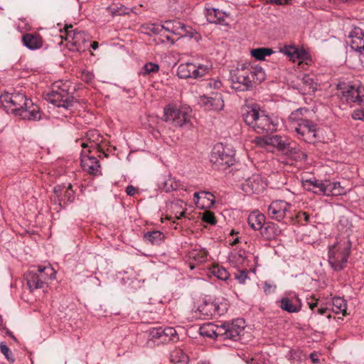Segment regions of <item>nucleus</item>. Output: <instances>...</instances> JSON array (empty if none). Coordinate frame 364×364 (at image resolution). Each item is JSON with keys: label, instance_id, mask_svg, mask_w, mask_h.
I'll list each match as a JSON object with an SVG mask.
<instances>
[{"label": "nucleus", "instance_id": "52", "mask_svg": "<svg viewBox=\"0 0 364 364\" xmlns=\"http://www.w3.org/2000/svg\"><path fill=\"white\" fill-rule=\"evenodd\" d=\"M148 28L152 31L154 33H160L163 30L167 29L162 25H156V24H151Z\"/></svg>", "mask_w": 364, "mask_h": 364}, {"label": "nucleus", "instance_id": "12", "mask_svg": "<svg viewBox=\"0 0 364 364\" xmlns=\"http://www.w3.org/2000/svg\"><path fill=\"white\" fill-rule=\"evenodd\" d=\"M291 205L282 200L272 201L268 207L267 213L269 218L277 221L282 220Z\"/></svg>", "mask_w": 364, "mask_h": 364}, {"label": "nucleus", "instance_id": "21", "mask_svg": "<svg viewBox=\"0 0 364 364\" xmlns=\"http://www.w3.org/2000/svg\"><path fill=\"white\" fill-rule=\"evenodd\" d=\"M81 166L85 171L94 176L101 173L100 162L95 156H82Z\"/></svg>", "mask_w": 364, "mask_h": 364}, {"label": "nucleus", "instance_id": "25", "mask_svg": "<svg viewBox=\"0 0 364 364\" xmlns=\"http://www.w3.org/2000/svg\"><path fill=\"white\" fill-rule=\"evenodd\" d=\"M22 43L29 50H36L42 47L43 39L38 33H26L22 36Z\"/></svg>", "mask_w": 364, "mask_h": 364}, {"label": "nucleus", "instance_id": "20", "mask_svg": "<svg viewBox=\"0 0 364 364\" xmlns=\"http://www.w3.org/2000/svg\"><path fill=\"white\" fill-rule=\"evenodd\" d=\"M264 188L261 177L258 175H253L248 178L242 183V190L247 194L258 193Z\"/></svg>", "mask_w": 364, "mask_h": 364}, {"label": "nucleus", "instance_id": "29", "mask_svg": "<svg viewBox=\"0 0 364 364\" xmlns=\"http://www.w3.org/2000/svg\"><path fill=\"white\" fill-rule=\"evenodd\" d=\"M261 234L267 240H273L281 234V230L272 222L264 223L261 229Z\"/></svg>", "mask_w": 364, "mask_h": 364}, {"label": "nucleus", "instance_id": "3", "mask_svg": "<svg viewBox=\"0 0 364 364\" xmlns=\"http://www.w3.org/2000/svg\"><path fill=\"white\" fill-rule=\"evenodd\" d=\"M70 83L68 82H54L51 90L46 94V100L58 108L70 109L76 101L70 92Z\"/></svg>", "mask_w": 364, "mask_h": 364}, {"label": "nucleus", "instance_id": "42", "mask_svg": "<svg viewBox=\"0 0 364 364\" xmlns=\"http://www.w3.org/2000/svg\"><path fill=\"white\" fill-rule=\"evenodd\" d=\"M107 10L112 15H123L129 14V9L124 6H118L116 4H112L107 8Z\"/></svg>", "mask_w": 364, "mask_h": 364}, {"label": "nucleus", "instance_id": "11", "mask_svg": "<svg viewBox=\"0 0 364 364\" xmlns=\"http://www.w3.org/2000/svg\"><path fill=\"white\" fill-rule=\"evenodd\" d=\"M341 98L348 103L353 102L364 105V87L348 85L341 91Z\"/></svg>", "mask_w": 364, "mask_h": 364}, {"label": "nucleus", "instance_id": "57", "mask_svg": "<svg viewBox=\"0 0 364 364\" xmlns=\"http://www.w3.org/2000/svg\"><path fill=\"white\" fill-rule=\"evenodd\" d=\"M176 186H177L176 184L175 185V186H173V181L170 179V180L167 181L166 182H165L164 188L166 192H169L171 191L176 190Z\"/></svg>", "mask_w": 364, "mask_h": 364}, {"label": "nucleus", "instance_id": "48", "mask_svg": "<svg viewBox=\"0 0 364 364\" xmlns=\"http://www.w3.org/2000/svg\"><path fill=\"white\" fill-rule=\"evenodd\" d=\"M182 358V351L181 349H176L171 352L170 360L173 364H181Z\"/></svg>", "mask_w": 364, "mask_h": 364}, {"label": "nucleus", "instance_id": "7", "mask_svg": "<svg viewBox=\"0 0 364 364\" xmlns=\"http://www.w3.org/2000/svg\"><path fill=\"white\" fill-rule=\"evenodd\" d=\"M26 96L21 92L5 93L1 96L3 107L8 113L16 116L23 106H26Z\"/></svg>", "mask_w": 364, "mask_h": 364}, {"label": "nucleus", "instance_id": "41", "mask_svg": "<svg viewBox=\"0 0 364 364\" xmlns=\"http://www.w3.org/2000/svg\"><path fill=\"white\" fill-rule=\"evenodd\" d=\"M308 112L307 109L305 108H299L294 111H293L289 117V121L291 122H296L299 124L301 120H304V113Z\"/></svg>", "mask_w": 364, "mask_h": 364}, {"label": "nucleus", "instance_id": "49", "mask_svg": "<svg viewBox=\"0 0 364 364\" xmlns=\"http://www.w3.org/2000/svg\"><path fill=\"white\" fill-rule=\"evenodd\" d=\"M296 218L302 225H306L309 223L310 216L306 212L299 211L296 215Z\"/></svg>", "mask_w": 364, "mask_h": 364}, {"label": "nucleus", "instance_id": "13", "mask_svg": "<svg viewBox=\"0 0 364 364\" xmlns=\"http://www.w3.org/2000/svg\"><path fill=\"white\" fill-rule=\"evenodd\" d=\"M149 335L151 339L160 340L162 343L170 341H178L179 337L175 328L172 327H158L149 330Z\"/></svg>", "mask_w": 364, "mask_h": 364}, {"label": "nucleus", "instance_id": "34", "mask_svg": "<svg viewBox=\"0 0 364 364\" xmlns=\"http://www.w3.org/2000/svg\"><path fill=\"white\" fill-rule=\"evenodd\" d=\"M183 129L194 128L196 119L193 115V110L188 105H183Z\"/></svg>", "mask_w": 364, "mask_h": 364}, {"label": "nucleus", "instance_id": "1", "mask_svg": "<svg viewBox=\"0 0 364 364\" xmlns=\"http://www.w3.org/2000/svg\"><path fill=\"white\" fill-rule=\"evenodd\" d=\"M265 78V73L262 67L242 65L231 75L232 88L236 91H247L255 84L261 83Z\"/></svg>", "mask_w": 364, "mask_h": 364}, {"label": "nucleus", "instance_id": "16", "mask_svg": "<svg viewBox=\"0 0 364 364\" xmlns=\"http://www.w3.org/2000/svg\"><path fill=\"white\" fill-rule=\"evenodd\" d=\"M291 141V140L287 136H282L279 135H274L267 138H257V141L258 143L263 141L264 144L276 147L279 151L283 152H285L286 150L288 149L287 146H289Z\"/></svg>", "mask_w": 364, "mask_h": 364}, {"label": "nucleus", "instance_id": "61", "mask_svg": "<svg viewBox=\"0 0 364 364\" xmlns=\"http://www.w3.org/2000/svg\"><path fill=\"white\" fill-rule=\"evenodd\" d=\"M327 310H328L327 308H323V307L318 308L317 309V314H318L320 315H324L326 313Z\"/></svg>", "mask_w": 364, "mask_h": 364}, {"label": "nucleus", "instance_id": "4", "mask_svg": "<svg viewBox=\"0 0 364 364\" xmlns=\"http://www.w3.org/2000/svg\"><path fill=\"white\" fill-rule=\"evenodd\" d=\"M351 242L348 238L341 239L329 247L328 262L335 271L342 270L350 254Z\"/></svg>", "mask_w": 364, "mask_h": 364}, {"label": "nucleus", "instance_id": "18", "mask_svg": "<svg viewBox=\"0 0 364 364\" xmlns=\"http://www.w3.org/2000/svg\"><path fill=\"white\" fill-rule=\"evenodd\" d=\"M200 316L204 319L211 318L214 316H220L223 314L220 311V306L217 302L205 300L198 308Z\"/></svg>", "mask_w": 364, "mask_h": 364}, {"label": "nucleus", "instance_id": "36", "mask_svg": "<svg viewBox=\"0 0 364 364\" xmlns=\"http://www.w3.org/2000/svg\"><path fill=\"white\" fill-rule=\"evenodd\" d=\"M347 304L344 299L334 297L332 299V310L336 314L346 315Z\"/></svg>", "mask_w": 364, "mask_h": 364}, {"label": "nucleus", "instance_id": "5", "mask_svg": "<svg viewBox=\"0 0 364 364\" xmlns=\"http://www.w3.org/2000/svg\"><path fill=\"white\" fill-rule=\"evenodd\" d=\"M55 272L50 266H39L37 272L29 271L25 274V279L30 291L43 288L50 279H53Z\"/></svg>", "mask_w": 364, "mask_h": 364}, {"label": "nucleus", "instance_id": "15", "mask_svg": "<svg viewBox=\"0 0 364 364\" xmlns=\"http://www.w3.org/2000/svg\"><path fill=\"white\" fill-rule=\"evenodd\" d=\"M190 330L198 332L199 334L203 337L218 338L219 340H220L221 332L223 331L221 325L218 326L213 323H205L200 327H198V326H192L190 328Z\"/></svg>", "mask_w": 364, "mask_h": 364}, {"label": "nucleus", "instance_id": "32", "mask_svg": "<svg viewBox=\"0 0 364 364\" xmlns=\"http://www.w3.org/2000/svg\"><path fill=\"white\" fill-rule=\"evenodd\" d=\"M326 196H341L346 193L345 189L341 187L339 182H331L330 181H326Z\"/></svg>", "mask_w": 364, "mask_h": 364}, {"label": "nucleus", "instance_id": "53", "mask_svg": "<svg viewBox=\"0 0 364 364\" xmlns=\"http://www.w3.org/2000/svg\"><path fill=\"white\" fill-rule=\"evenodd\" d=\"M81 77L85 82H90L94 79V74L89 71H83Z\"/></svg>", "mask_w": 364, "mask_h": 364}, {"label": "nucleus", "instance_id": "51", "mask_svg": "<svg viewBox=\"0 0 364 364\" xmlns=\"http://www.w3.org/2000/svg\"><path fill=\"white\" fill-rule=\"evenodd\" d=\"M247 278V271L246 269L240 271L236 275L235 279L240 284H245L246 279Z\"/></svg>", "mask_w": 364, "mask_h": 364}, {"label": "nucleus", "instance_id": "24", "mask_svg": "<svg viewBox=\"0 0 364 364\" xmlns=\"http://www.w3.org/2000/svg\"><path fill=\"white\" fill-rule=\"evenodd\" d=\"M205 16L208 21L210 23L220 24L223 26L228 25L226 22V18L228 16V14L218 9H206Z\"/></svg>", "mask_w": 364, "mask_h": 364}, {"label": "nucleus", "instance_id": "14", "mask_svg": "<svg viewBox=\"0 0 364 364\" xmlns=\"http://www.w3.org/2000/svg\"><path fill=\"white\" fill-rule=\"evenodd\" d=\"M16 117L24 120L37 121L41 118V114L39 107L28 99L26 106H23Z\"/></svg>", "mask_w": 364, "mask_h": 364}, {"label": "nucleus", "instance_id": "10", "mask_svg": "<svg viewBox=\"0 0 364 364\" xmlns=\"http://www.w3.org/2000/svg\"><path fill=\"white\" fill-rule=\"evenodd\" d=\"M301 139L308 143H314L316 139V124L309 119L301 120L294 127Z\"/></svg>", "mask_w": 364, "mask_h": 364}, {"label": "nucleus", "instance_id": "62", "mask_svg": "<svg viewBox=\"0 0 364 364\" xmlns=\"http://www.w3.org/2000/svg\"><path fill=\"white\" fill-rule=\"evenodd\" d=\"M316 355L314 353L311 354V359L314 363H318L319 362V359L317 358H315Z\"/></svg>", "mask_w": 364, "mask_h": 364}, {"label": "nucleus", "instance_id": "43", "mask_svg": "<svg viewBox=\"0 0 364 364\" xmlns=\"http://www.w3.org/2000/svg\"><path fill=\"white\" fill-rule=\"evenodd\" d=\"M159 65L158 64L154 63H147L144 65L142 70L139 73V74L145 76L151 73H156L159 71Z\"/></svg>", "mask_w": 364, "mask_h": 364}, {"label": "nucleus", "instance_id": "2", "mask_svg": "<svg viewBox=\"0 0 364 364\" xmlns=\"http://www.w3.org/2000/svg\"><path fill=\"white\" fill-rule=\"evenodd\" d=\"M242 118L245 124L257 134H266L277 129V124L257 105L247 107L242 113Z\"/></svg>", "mask_w": 364, "mask_h": 364}, {"label": "nucleus", "instance_id": "22", "mask_svg": "<svg viewBox=\"0 0 364 364\" xmlns=\"http://www.w3.org/2000/svg\"><path fill=\"white\" fill-rule=\"evenodd\" d=\"M279 307L289 313H297L301 309V301L295 296L293 297H283L279 301Z\"/></svg>", "mask_w": 364, "mask_h": 364}, {"label": "nucleus", "instance_id": "45", "mask_svg": "<svg viewBox=\"0 0 364 364\" xmlns=\"http://www.w3.org/2000/svg\"><path fill=\"white\" fill-rule=\"evenodd\" d=\"M200 195L203 196V198H206L208 200V204L207 205L208 207H211L214 205L215 196L212 193L208 192H202L200 193ZM193 196L198 200L202 198V196H200V193L197 192L194 193Z\"/></svg>", "mask_w": 364, "mask_h": 364}, {"label": "nucleus", "instance_id": "54", "mask_svg": "<svg viewBox=\"0 0 364 364\" xmlns=\"http://www.w3.org/2000/svg\"><path fill=\"white\" fill-rule=\"evenodd\" d=\"M352 117L356 120H362L364 121V110L358 109L355 110L352 114Z\"/></svg>", "mask_w": 364, "mask_h": 364}, {"label": "nucleus", "instance_id": "60", "mask_svg": "<svg viewBox=\"0 0 364 364\" xmlns=\"http://www.w3.org/2000/svg\"><path fill=\"white\" fill-rule=\"evenodd\" d=\"M269 1L277 5H286L289 4V0H269Z\"/></svg>", "mask_w": 364, "mask_h": 364}, {"label": "nucleus", "instance_id": "26", "mask_svg": "<svg viewBox=\"0 0 364 364\" xmlns=\"http://www.w3.org/2000/svg\"><path fill=\"white\" fill-rule=\"evenodd\" d=\"M206 73V68L198 65L196 66L193 63H186V69L183 68V79L193 78L202 77Z\"/></svg>", "mask_w": 364, "mask_h": 364}, {"label": "nucleus", "instance_id": "31", "mask_svg": "<svg viewBox=\"0 0 364 364\" xmlns=\"http://www.w3.org/2000/svg\"><path fill=\"white\" fill-rule=\"evenodd\" d=\"M287 148L288 149H287L284 153L290 157L294 159H305L307 158L306 154L301 151L299 146L295 141L291 140Z\"/></svg>", "mask_w": 364, "mask_h": 364}, {"label": "nucleus", "instance_id": "56", "mask_svg": "<svg viewBox=\"0 0 364 364\" xmlns=\"http://www.w3.org/2000/svg\"><path fill=\"white\" fill-rule=\"evenodd\" d=\"M263 288L266 294H271L274 291L276 286L265 282Z\"/></svg>", "mask_w": 364, "mask_h": 364}, {"label": "nucleus", "instance_id": "59", "mask_svg": "<svg viewBox=\"0 0 364 364\" xmlns=\"http://www.w3.org/2000/svg\"><path fill=\"white\" fill-rule=\"evenodd\" d=\"M183 227L189 226V225L191 224V218L188 217L186 215L185 211H183Z\"/></svg>", "mask_w": 364, "mask_h": 364}, {"label": "nucleus", "instance_id": "23", "mask_svg": "<svg viewBox=\"0 0 364 364\" xmlns=\"http://www.w3.org/2000/svg\"><path fill=\"white\" fill-rule=\"evenodd\" d=\"M297 88L303 95H313L317 90V83L309 75H304L298 82Z\"/></svg>", "mask_w": 364, "mask_h": 364}, {"label": "nucleus", "instance_id": "44", "mask_svg": "<svg viewBox=\"0 0 364 364\" xmlns=\"http://www.w3.org/2000/svg\"><path fill=\"white\" fill-rule=\"evenodd\" d=\"M284 53L286 55H287L289 57H290V58L292 59L293 60H295L296 58V59H302L303 58L302 53L299 51V50L294 46L285 47Z\"/></svg>", "mask_w": 364, "mask_h": 364}, {"label": "nucleus", "instance_id": "19", "mask_svg": "<svg viewBox=\"0 0 364 364\" xmlns=\"http://www.w3.org/2000/svg\"><path fill=\"white\" fill-rule=\"evenodd\" d=\"M350 41L348 42L350 48L361 53L364 50V31L359 27H354L348 34Z\"/></svg>", "mask_w": 364, "mask_h": 364}, {"label": "nucleus", "instance_id": "35", "mask_svg": "<svg viewBox=\"0 0 364 364\" xmlns=\"http://www.w3.org/2000/svg\"><path fill=\"white\" fill-rule=\"evenodd\" d=\"M54 192L58 193H63L65 200L68 201H73L75 199V191L73 190L72 184L69 183L68 186H57L54 188Z\"/></svg>", "mask_w": 364, "mask_h": 364}, {"label": "nucleus", "instance_id": "55", "mask_svg": "<svg viewBox=\"0 0 364 364\" xmlns=\"http://www.w3.org/2000/svg\"><path fill=\"white\" fill-rule=\"evenodd\" d=\"M307 304L311 310L314 311V309L318 306V299L312 296L310 299H308Z\"/></svg>", "mask_w": 364, "mask_h": 364}, {"label": "nucleus", "instance_id": "58", "mask_svg": "<svg viewBox=\"0 0 364 364\" xmlns=\"http://www.w3.org/2000/svg\"><path fill=\"white\" fill-rule=\"evenodd\" d=\"M136 192V188L133 186L130 185L126 188V193L128 196H134Z\"/></svg>", "mask_w": 364, "mask_h": 364}, {"label": "nucleus", "instance_id": "40", "mask_svg": "<svg viewBox=\"0 0 364 364\" xmlns=\"http://www.w3.org/2000/svg\"><path fill=\"white\" fill-rule=\"evenodd\" d=\"M200 38V35L196 30L183 25V38H186L188 41L193 39L195 42L198 43Z\"/></svg>", "mask_w": 364, "mask_h": 364}, {"label": "nucleus", "instance_id": "47", "mask_svg": "<svg viewBox=\"0 0 364 364\" xmlns=\"http://www.w3.org/2000/svg\"><path fill=\"white\" fill-rule=\"evenodd\" d=\"M0 350L1 353L6 357V358L9 361L10 363H14L15 359L13 356L11 350L9 349V348L4 343H0Z\"/></svg>", "mask_w": 364, "mask_h": 364}, {"label": "nucleus", "instance_id": "9", "mask_svg": "<svg viewBox=\"0 0 364 364\" xmlns=\"http://www.w3.org/2000/svg\"><path fill=\"white\" fill-rule=\"evenodd\" d=\"M244 324L245 321L240 318L235 319L231 323L221 324L223 331L221 332L220 341H240L245 328Z\"/></svg>", "mask_w": 364, "mask_h": 364}, {"label": "nucleus", "instance_id": "38", "mask_svg": "<svg viewBox=\"0 0 364 364\" xmlns=\"http://www.w3.org/2000/svg\"><path fill=\"white\" fill-rule=\"evenodd\" d=\"M273 53V50L268 48H259L251 50V55L257 60H264L266 56Z\"/></svg>", "mask_w": 364, "mask_h": 364}, {"label": "nucleus", "instance_id": "39", "mask_svg": "<svg viewBox=\"0 0 364 364\" xmlns=\"http://www.w3.org/2000/svg\"><path fill=\"white\" fill-rule=\"evenodd\" d=\"M211 273L219 279L224 281L227 280L230 277V274L227 269L219 265L213 266L211 269Z\"/></svg>", "mask_w": 364, "mask_h": 364}, {"label": "nucleus", "instance_id": "6", "mask_svg": "<svg viewBox=\"0 0 364 364\" xmlns=\"http://www.w3.org/2000/svg\"><path fill=\"white\" fill-rule=\"evenodd\" d=\"M210 161L215 168L225 170L235 164V151L222 144L215 145L211 152Z\"/></svg>", "mask_w": 364, "mask_h": 364}, {"label": "nucleus", "instance_id": "64", "mask_svg": "<svg viewBox=\"0 0 364 364\" xmlns=\"http://www.w3.org/2000/svg\"><path fill=\"white\" fill-rule=\"evenodd\" d=\"M186 264H188V266L191 270H192L195 268V264L191 262H186Z\"/></svg>", "mask_w": 364, "mask_h": 364}, {"label": "nucleus", "instance_id": "17", "mask_svg": "<svg viewBox=\"0 0 364 364\" xmlns=\"http://www.w3.org/2000/svg\"><path fill=\"white\" fill-rule=\"evenodd\" d=\"M181 109L180 106L176 105H168L164 110L163 119L166 122H171L178 127H182V120L181 119Z\"/></svg>", "mask_w": 364, "mask_h": 364}, {"label": "nucleus", "instance_id": "37", "mask_svg": "<svg viewBox=\"0 0 364 364\" xmlns=\"http://www.w3.org/2000/svg\"><path fill=\"white\" fill-rule=\"evenodd\" d=\"M144 238L152 245H159L164 239V235L161 231L147 232L144 235Z\"/></svg>", "mask_w": 364, "mask_h": 364}, {"label": "nucleus", "instance_id": "63", "mask_svg": "<svg viewBox=\"0 0 364 364\" xmlns=\"http://www.w3.org/2000/svg\"><path fill=\"white\" fill-rule=\"evenodd\" d=\"M98 46H99V44H98V42H97V41H93L90 44V47L94 50H96L98 48Z\"/></svg>", "mask_w": 364, "mask_h": 364}, {"label": "nucleus", "instance_id": "50", "mask_svg": "<svg viewBox=\"0 0 364 364\" xmlns=\"http://www.w3.org/2000/svg\"><path fill=\"white\" fill-rule=\"evenodd\" d=\"M222 86V82L219 80L211 79L206 82L205 87L208 88L219 89Z\"/></svg>", "mask_w": 364, "mask_h": 364}, {"label": "nucleus", "instance_id": "30", "mask_svg": "<svg viewBox=\"0 0 364 364\" xmlns=\"http://www.w3.org/2000/svg\"><path fill=\"white\" fill-rule=\"evenodd\" d=\"M265 216L258 211L250 213L247 218L249 225L255 230H261L265 223Z\"/></svg>", "mask_w": 364, "mask_h": 364}, {"label": "nucleus", "instance_id": "33", "mask_svg": "<svg viewBox=\"0 0 364 364\" xmlns=\"http://www.w3.org/2000/svg\"><path fill=\"white\" fill-rule=\"evenodd\" d=\"M186 252L187 254V257L190 260L193 259L197 263L204 262L207 259L206 251L200 248L195 247L191 251L186 250Z\"/></svg>", "mask_w": 364, "mask_h": 364}, {"label": "nucleus", "instance_id": "46", "mask_svg": "<svg viewBox=\"0 0 364 364\" xmlns=\"http://www.w3.org/2000/svg\"><path fill=\"white\" fill-rule=\"evenodd\" d=\"M202 221L208 223L211 225H215L217 223V220L213 213L205 210L202 215Z\"/></svg>", "mask_w": 364, "mask_h": 364}, {"label": "nucleus", "instance_id": "28", "mask_svg": "<svg viewBox=\"0 0 364 364\" xmlns=\"http://www.w3.org/2000/svg\"><path fill=\"white\" fill-rule=\"evenodd\" d=\"M302 186L305 190L318 195H325V191H326V181L323 182L318 180H306L302 182Z\"/></svg>", "mask_w": 364, "mask_h": 364}, {"label": "nucleus", "instance_id": "27", "mask_svg": "<svg viewBox=\"0 0 364 364\" xmlns=\"http://www.w3.org/2000/svg\"><path fill=\"white\" fill-rule=\"evenodd\" d=\"M201 102L207 109L220 110L224 107V102L221 95L215 93L214 97H201Z\"/></svg>", "mask_w": 364, "mask_h": 364}, {"label": "nucleus", "instance_id": "8", "mask_svg": "<svg viewBox=\"0 0 364 364\" xmlns=\"http://www.w3.org/2000/svg\"><path fill=\"white\" fill-rule=\"evenodd\" d=\"M65 30V40L73 46V48H70V49L77 51L84 50L85 44L90 41V36L85 31H77L73 29L72 25L66 26Z\"/></svg>", "mask_w": 364, "mask_h": 364}]
</instances>
